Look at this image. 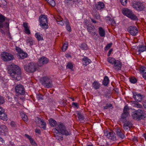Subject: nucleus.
<instances>
[{
    "instance_id": "f257e3e1",
    "label": "nucleus",
    "mask_w": 146,
    "mask_h": 146,
    "mask_svg": "<svg viewBox=\"0 0 146 146\" xmlns=\"http://www.w3.org/2000/svg\"><path fill=\"white\" fill-rule=\"evenodd\" d=\"M53 131L55 137L59 141H62L63 139L62 135L68 136L71 135V131L67 129L62 123L57 124V127L56 128L53 129Z\"/></svg>"
},
{
    "instance_id": "f03ea898",
    "label": "nucleus",
    "mask_w": 146,
    "mask_h": 146,
    "mask_svg": "<svg viewBox=\"0 0 146 146\" xmlns=\"http://www.w3.org/2000/svg\"><path fill=\"white\" fill-rule=\"evenodd\" d=\"M8 72L11 77L15 80H20L21 78V70L16 64H11L8 67Z\"/></svg>"
},
{
    "instance_id": "7ed1b4c3",
    "label": "nucleus",
    "mask_w": 146,
    "mask_h": 146,
    "mask_svg": "<svg viewBox=\"0 0 146 146\" xmlns=\"http://www.w3.org/2000/svg\"><path fill=\"white\" fill-rule=\"evenodd\" d=\"M145 113L144 110L139 109L132 112L131 116L134 119L139 120L145 117Z\"/></svg>"
},
{
    "instance_id": "20e7f679",
    "label": "nucleus",
    "mask_w": 146,
    "mask_h": 146,
    "mask_svg": "<svg viewBox=\"0 0 146 146\" xmlns=\"http://www.w3.org/2000/svg\"><path fill=\"white\" fill-rule=\"evenodd\" d=\"M40 82L45 88H49L52 87V81L50 76H44L42 77Z\"/></svg>"
},
{
    "instance_id": "39448f33",
    "label": "nucleus",
    "mask_w": 146,
    "mask_h": 146,
    "mask_svg": "<svg viewBox=\"0 0 146 146\" xmlns=\"http://www.w3.org/2000/svg\"><path fill=\"white\" fill-rule=\"evenodd\" d=\"M9 23L8 19L0 13V28H9Z\"/></svg>"
},
{
    "instance_id": "423d86ee",
    "label": "nucleus",
    "mask_w": 146,
    "mask_h": 146,
    "mask_svg": "<svg viewBox=\"0 0 146 146\" xmlns=\"http://www.w3.org/2000/svg\"><path fill=\"white\" fill-rule=\"evenodd\" d=\"M40 25L44 29L48 28V22L47 17L45 15H41L39 18Z\"/></svg>"
},
{
    "instance_id": "0eeeda50",
    "label": "nucleus",
    "mask_w": 146,
    "mask_h": 146,
    "mask_svg": "<svg viewBox=\"0 0 146 146\" xmlns=\"http://www.w3.org/2000/svg\"><path fill=\"white\" fill-rule=\"evenodd\" d=\"M122 13L132 20H135L138 19L137 17L130 10L127 9H124L123 10Z\"/></svg>"
},
{
    "instance_id": "6e6552de",
    "label": "nucleus",
    "mask_w": 146,
    "mask_h": 146,
    "mask_svg": "<svg viewBox=\"0 0 146 146\" xmlns=\"http://www.w3.org/2000/svg\"><path fill=\"white\" fill-rule=\"evenodd\" d=\"M42 64H25L24 66L25 70L29 73H32L35 71L37 69L38 66L41 67Z\"/></svg>"
},
{
    "instance_id": "1a4fd4ad",
    "label": "nucleus",
    "mask_w": 146,
    "mask_h": 146,
    "mask_svg": "<svg viewBox=\"0 0 146 146\" xmlns=\"http://www.w3.org/2000/svg\"><path fill=\"white\" fill-rule=\"evenodd\" d=\"M1 57L3 61L6 62L9 61L14 59V56L12 54L5 52L2 53Z\"/></svg>"
},
{
    "instance_id": "9d476101",
    "label": "nucleus",
    "mask_w": 146,
    "mask_h": 146,
    "mask_svg": "<svg viewBox=\"0 0 146 146\" xmlns=\"http://www.w3.org/2000/svg\"><path fill=\"white\" fill-rule=\"evenodd\" d=\"M104 134L107 138L112 141H114L116 140V135L114 132L112 130H110V131H104Z\"/></svg>"
},
{
    "instance_id": "9b49d317",
    "label": "nucleus",
    "mask_w": 146,
    "mask_h": 146,
    "mask_svg": "<svg viewBox=\"0 0 146 146\" xmlns=\"http://www.w3.org/2000/svg\"><path fill=\"white\" fill-rule=\"evenodd\" d=\"M15 91L18 95H24L25 94V90L22 84H18L15 87Z\"/></svg>"
},
{
    "instance_id": "f8f14e48",
    "label": "nucleus",
    "mask_w": 146,
    "mask_h": 146,
    "mask_svg": "<svg viewBox=\"0 0 146 146\" xmlns=\"http://www.w3.org/2000/svg\"><path fill=\"white\" fill-rule=\"evenodd\" d=\"M128 32L132 35L136 36L138 33V30L136 27L131 26L129 27L127 29Z\"/></svg>"
},
{
    "instance_id": "ddd939ff",
    "label": "nucleus",
    "mask_w": 146,
    "mask_h": 146,
    "mask_svg": "<svg viewBox=\"0 0 146 146\" xmlns=\"http://www.w3.org/2000/svg\"><path fill=\"white\" fill-rule=\"evenodd\" d=\"M133 7L137 11H142L145 8V5L143 3L138 2L133 5Z\"/></svg>"
},
{
    "instance_id": "4468645a",
    "label": "nucleus",
    "mask_w": 146,
    "mask_h": 146,
    "mask_svg": "<svg viewBox=\"0 0 146 146\" xmlns=\"http://www.w3.org/2000/svg\"><path fill=\"white\" fill-rule=\"evenodd\" d=\"M115 132L120 138L123 139L125 137L124 131L120 127H116L115 129Z\"/></svg>"
},
{
    "instance_id": "2eb2a0df",
    "label": "nucleus",
    "mask_w": 146,
    "mask_h": 146,
    "mask_svg": "<svg viewBox=\"0 0 146 146\" xmlns=\"http://www.w3.org/2000/svg\"><path fill=\"white\" fill-rule=\"evenodd\" d=\"M87 29L89 33L93 36L96 35V33L94 26L88 25L87 27Z\"/></svg>"
},
{
    "instance_id": "dca6fc26",
    "label": "nucleus",
    "mask_w": 146,
    "mask_h": 146,
    "mask_svg": "<svg viewBox=\"0 0 146 146\" xmlns=\"http://www.w3.org/2000/svg\"><path fill=\"white\" fill-rule=\"evenodd\" d=\"M121 121L124 124L123 125V129L125 130H127L128 128H130L132 127V124L130 121H128L126 119H121Z\"/></svg>"
},
{
    "instance_id": "f3484780",
    "label": "nucleus",
    "mask_w": 146,
    "mask_h": 146,
    "mask_svg": "<svg viewBox=\"0 0 146 146\" xmlns=\"http://www.w3.org/2000/svg\"><path fill=\"white\" fill-rule=\"evenodd\" d=\"M139 71L142 74L143 78L146 80V66H144L140 65L139 67Z\"/></svg>"
},
{
    "instance_id": "a211bd4d",
    "label": "nucleus",
    "mask_w": 146,
    "mask_h": 146,
    "mask_svg": "<svg viewBox=\"0 0 146 146\" xmlns=\"http://www.w3.org/2000/svg\"><path fill=\"white\" fill-rule=\"evenodd\" d=\"M133 97L135 100V102H140L142 101L143 97L141 94L135 92L133 93Z\"/></svg>"
},
{
    "instance_id": "6ab92c4d",
    "label": "nucleus",
    "mask_w": 146,
    "mask_h": 146,
    "mask_svg": "<svg viewBox=\"0 0 146 146\" xmlns=\"http://www.w3.org/2000/svg\"><path fill=\"white\" fill-rule=\"evenodd\" d=\"M129 110L127 106H125L123 109V113L122 114L121 117V119H126V117L129 115V113L128 112Z\"/></svg>"
},
{
    "instance_id": "aec40b11",
    "label": "nucleus",
    "mask_w": 146,
    "mask_h": 146,
    "mask_svg": "<svg viewBox=\"0 0 146 146\" xmlns=\"http://www.w3.org/2000/svg\"><path fill=\"white\" fill-rule=\"evenodd\" d=\"M37 119L38 120V121H36V123H37L40 124V125L39 126L40 127L43 128L44 130L46 129V124L44 121L43 119H41L39 117L37 118Z\"/></svg>"
},
{
    "instance_id": "412c9836",
    "label": "nucleus",
    "mask_w": 146,
    "mask_h": 146,
    "mask_svg": "<svg viewBox=\"0 0 146 146\" xmlns=\"http://www.w3.org/2000/svg\"><path fill=\"white\" fill-rule=\"evenodd\" d=\"M23 25L24 28V32L27 35H29L31 34L30 30V26H28L27 23L24 22L23 23Z\"/></svg>"
},
{
    "instance_id": "4be33fe9",
    "label": "nucleus",
    "mask_w": 146,
    "mask_h": 146,
    "mask_svg": "<svg viewBox=\"0 0 146 146\" xmlns=\"http://www.w3.org/2000/svg\"><path fill=\"white\" fill-rule=\"evenodd\" d=\"M146 50V46L144 45H139L138 47L137 48L136 50L138 52V54L141 52L145 51Z\"/></svg>"
},
{
    "instance_id": "5701e85b",
    "label": "nucleus",
    "mask_w": 146,
    "mask_h": 146,
    "mask_svg": "<svg viewBox=\"0 0 146 146\" xmlns=\"http://www.w3.org/2000/svg\"><path fill=\"white\" fill-rule=\"evenodd\" d=\"M108 61L109 63L112 64H121L120 61L118 60H115L114 58L109 57Z\"/></svg>"
},
{
    "instance_id": "b1692460",
    "label": "nucleus",
    "mask_w": 146,
    "mask_h": 146,
    "mask_svg": "<svg viewBox=\"0 0 146 146\" xmlns=\"http://www.w3.org/2000/svg\"><path fill=\"white\" fill-rule=\"evenodd\" d=\"M104 5L103 2H99L97 4H96L95 6V7L98 10H100L104 8Z\"/></svg>"
},
{
    "instance_id": "393cba45",
    "label": "nucleus",
    "mask_w": 146,
    "mask_h": 146,
    "mask_svg": "<svg viewBox=\"0 0 146 146\" xmlns=\"http://www.w3.org/2000/svg\"><path fill=\"white\" fill-rule=\"evenodd\" d=\"M55 19L58 24L61 25H64V22L63 21V19L60 16H57L56 17Z\"/></svg>"
},
{
    "instance_id": "a878e982",
    "label": "nucleus",
    "mask_w": 146,
    "mask_h": 146,
    "mask_svg": "<svg viewBox=\"0 0 146 146\" xmlns=\"http://www.w3.org/2000/svg\"><path fill=\"white\" fill-rule=\"evenodd\" d=\"M100 84L96 80L92 84V86L95 90H97L100 88Z\"/></svg>"
},
{
    "instance_id": "bb28decb",
    "label": "nucleus",
    "mask_w": 146,
    "mask_h": 146,
    "mask_svg": "<svg viewBox=\"0 0 146 146\" xmlns=\"http://www.w3.org/2000/svg\"><path fill=\"white\" fill-rule=\"evenodd\" d=\"M48 59L46 57L42 56L41 57L39 60V62L40 63L42 64H46L48 62Z\"/></svg>"
},
{
    "instance_id": "cd10ccee",
    "label": "nucleus",
    "mask_w": 146,
    "mask_h": 146,
    "mask_svg": "<svg viewBox=\"0 0 146 146\" xmlns=\"http://www.w3.org/2000/svg\"><path fill=\"white\" fill-rule=\"evenodd\" d=\"M76 113L78 117L79 120L82 121L84 120V118L83 113L79 111H76Z\"/></svg>"
},
{
    "instance_id": "c85d7f7f",
    "label": "nucleus",
    "mask_w": 146,
    "mask_h": 146,
    "mask_svg": "<svg viewBox=\"0 0 146 146\" xmlns=\"http://www.w3.org/2000/svg\"><path fill=\"white\" fill-rule=\"evenodd\" d=\"M35 36L38 41L43 40V35L39 33H36L35 34Z\"/></svg>"
},
{
    "instance_id": "c756f323",
    "label": "nucleus",
    "mask_w": 146,
    "mask_h": 146,
    "mask_svg": "<svg viewBox=\"0 0 146 146\" xmlns=\"http://www.w3.org/2000/svg\"><path fill=\"white\" fill-rule=\"evenodd\" d=\"M35 42L34 40L31 37H28L26 40L27 44L30 46L33 45Z\"/></svg>"
},
{
    "instance_id": "7c9ffc66",
    "label": "nucleus",
    "mask_w": 146,
    "mask_h": 146,
    "mask_svg": "<svg viewBox=\"0 0 146 146\" xmlns=\"http://www.w3.org/2000/svg\"><path fill=\"white\" fill-rule=\"evenodd\" d=\"M98 29L99 33L100 36L103 37H105V33L104 30L101 27H99Z\"/></svg>"
},
{
    "instance_id": "2f4dec72",
    "label": "nucleus",
    "mask_w": 146,
    "mask_h": 146,
    "mask_svg": "<svg viewBox=\"0 0 146 146\" xmlns=\"http://www.w3.org/2000/svg\"><path fill=\"white\" fill-rule=\"evenodd\" d=\"M82 62L83 64H89L91 62V61L87 57H84L82 58Z\"/></svg>"
},
{
    "instance_id": "473e14b6",
    "label": "nucleus",
    "mask_w": 146,
    "mask_h": 146,
    "mask_svg": "<svg viewBox=\"0 0 146 146\" xmlns=\"http://www.w3.org/2000/svg\"><path fill=\"white\" fill-rule=\"evenodd\" d=\"M0 113V119L4 121H7V115L5 113V111Z\"/></svg>"
},
{
    "instance_id": "72a5a7b5",
    "label": "nucleus",
    "mask_w": 146,
    "mask_h": 146,
    "mask_svg": "<svg viewBox=\"0 0 146 146\" xmlns=\"http://www.w3.org/2000/svg\"><path fill=\"white\" fill-rule=\"evenodd\" d=\"M109 82V80L108 77L107 76H106L104 77V80L103 81V84L104 85L106 86L108 85Z\"/></svg>"
},
{
    "instance_id": "f704fd0d",
    "label": "nucleus",
    "mask_w": 146,
    "mask_h": 146,
    "mask_svg": "<svg viewBox=\"0 0 146 146\" xmlns=\"http://www.w3.org/2000/svg\"><path fill=\"white\" fill-rule=\"evenodd\" d=\"M18 55L19 56L20 58L24 59L27 57V54L26 53L23 51L19 53Z\"/></svg>"
},
{
    "instance_id": "c9c22d12",
    "label": "nucleus",
    "mask_w": 146,
    "mask_h": 146,
    "mask_svg": "<svg viewBox=\"0 0 146 146\" xmlns=\"http://www.w3.org/2000/svg\"><path fill=\"white\" fill-rule=\"evenodd\" d=\"M49 122L50 125L53 127L55 126L56 124V121L52 119H49Z\"/></svg>"
},
{
    "instance_id": "e433bc0d",
    "label": "nucleus",
    "mask_w": 146,
    "mask_h": 146,
    "mask_svg": "<svg viewBox=\"0 0 146 146\" xmlns=\"http://www.w3.org/2000/svg\"><path fill=\"white\" fill-rule=\"evenodd\" d=\"M0 129V131L1 133H3L7 131V128L5 125H2L1 126Z\"/></svg>"
},
{
    "instance_id": "4c0bfd02",
    "label": "nucleus",
    "mask_w": 146,
    "mask_h": 146,
    "mask_svg": "<svg viewBox=\"0 0 146 146\" xmlns=\"http://www.w3.org/2000/svg\"><path fill=\"white\" fill-rule=\"evenodd\" d=\"M52 7H54L56 5L54 0H45Z\"/></svg>"
},
{
    "instance_id": "58836bf2",
    "label": "nucleus",
    "mask_w": 146,
    "mask_h": 146,
    "mask_svg": "<svg viewBox=\"0 0 146 146\" xmlns=\"http://www.w3.org/2000/svg\"><path fill=\"white\" fill-rule=\"evenodd\" d=\"M121 64H114L113 68L115 70L118 71L121 70Z\"/></svg>"
},
{
    "instance_id": "ea45409f",
    "label": "nucleus",
    "mask_w": 146,
    "mask_h": 146,
    "mask_svg": "<svg viewBox=\"0 0 146 146\" xmlns=\"http://www.w3.org/2000/svg\"><path fill=\"white\" fill-rule=\"evenodd\" d=\"M21 116L23 119L25 121H28V117L27 115H26L23 113H21Z\"/></svg>"
},
{
    "instance_id": "a19ab883",
    "label": "nucleus",
    "mask_w": 146,
    "mask_h": 146,
    "mask_svg": "<svg viewBox=\"0 0 146 146\" xmlns=\"http://www.w3.org/2000/svg\"><path fill=\"white\" fill-rule=\"evenodd\" d=\"M66 25V28L67 31L69 32L71 31V29L70 25L69 22L68 21H66L65 23Z\"/></svg>"
},
{
    "instance_id": "79ce46f5",
    "label": "nucleus",
    "mask_w": 146,
    "mask_h": 146,
    "mask_svg": "<svg viewBox=\"0 0 146 146\" xmlns=\"http://www.w3.org/2000/svg\"><path fill=\"white\" fill-rule=\"evenodd\" d=\"M137 79L134 77H131L130 78V82L133 84H135L137 82Z\"/></svg>"
},
{
    "instance_id": "37998d69",
    "label": "nucleus",
    "mask_w": 146,
    "mask_h": 146,
    "mask_svg": "<svg viewBox=\"0 0 146 146\" xmlns=\"http://www.w3.org/2000/svg\"><path fill=\"white\" fill-rule=\"evenodd\" d=\"M134 102H135L134 105L133 106H134L139 108H142V106L141 104L138 103V102H135L134 101Z\"/></svg>"
},
{
    "instance_id": "c03bdc74",
    "label": "nucleus",
    "mask_w": 146,
    "mask_h": 146,
    "mask_svg": "<svg viewBox=\"0 0 146 146\" xmlns=\"http://www.w3.org/2000/svg\"><path fill=\"white\" fill-rule=\"evenodd\" d=\"M68 46V44L67 43H65L63 45V46L62 47V50L63 51H65Z\"/></svg>"
},
{
    "instance_id": "a18cd8bd",
    "label": "nucleus",
    "mask_w": 146,
    "mask_h": 146,
    "mask_svg": "<svg viewBox=\"0 0 146 146\" xmlns=\"http://www.w3.org/2000/svg\"><path fill=\"white\" fill-rule=\"evenodd\" d=\"M7 3V0H0V3L1 5H6Z\"/></svg>"
},
{
    "instance_id": "49530a36",
    "label": "nucleus",
    "mask_w": 146,
    "mask_h": 146,
    "mask_svg": "<svg viewBox=\"0 0 146 146\" xmlns=\"http://www.w3.org/2000/svg\"><path fill=\"white\" fill-rule=\"evenodd\" d=\"M112 107V104H107L105 106H104L103 108L104 109H106Z\"/></svg>"
},
{
    "instance_id": "de8ad7c7",
    "label": "nucleus",
    "mask_w": 146,
    "mask_h": 146,
    "mask_svg": "<svg viewBox=\"0 0 146 146\" xmlns=\"http://www.w3.org/2000/svg\"><path fill=\"white\" fill-rule=\"evenodd\" d=\"M37 98L38 100H43L44 99V96L40 94H39L37 95Z\"/></svg>"
},
{
    "instance_id": "09e8293b",
    "label": "nucleus",
    "mask_w": 146,
    "mask_h": 146,
    "mask_svg": "<svg viewBox=\"0 0 146 146\" xmlns=\"http://www.w3.org/2000/svg\"><path fill=\"white\" fill-rule=\"evenodd\" d=\"M80 47L82 50L86 49V45L85 43H82L80 46Z\"/></svg>"
},
{
    "instance_id": "8fccbe9b",
    "label": "nucleus",
    "mask_w": 146,
    "mask_h": 146,
    "mask_svg": "<svg viewBox=\"0 0 146 146\" xmlns=\"http://www.w3.org/2000/svg\"><path fill=\"white\" fill-rule=\"evenodd\" d=\"M66 67L70 69L72 71L74 70L73 64H67Z\"/></svg>"
},
{
    "instance_id": "3c124183",
    "label": "nucleus",
    "mask_w": 146,
    "mask_h": 146,
    "mask_svg": "<svg viewBox=\"0 0 146 146\" xmlns=\"http://www.w3.org/2000/svg\"><path fill=\"white\" fill-rule=\"evenodd\" d=\"M120 1L122 5L125 6L127 3V0H120Z\"/></svg>"
},
{
    "instance_id": "603ef678",
    "label": "nucleus",
    "mask_w": 146,
    "mask_h": 146,
    "mask_svg": "<svg viewBox=\"0 0 146 146\" xmlns=\"http://www.w3.org/2000/svg\"><path fill=\"white\" fill-rule=\"evenodd\" d=\"M16 50L18 52V54H19V53L23 51L19 47L16 46Z\"/></svg>"
},
{
    "instance_id": "864d4df0",
    "label": "nucleus",
    "mask_w": 146,
    "mask_h": 146,
    "mask_svg": "<svg viewBox=\"0 0 146 146\" xmlns=\"http://www.w3.org/2000/svg\"><path fill=\"white\" fill-rule=\"evenodd\" d=\"M65 56L66 58H72L71 54L70 53H66L65 54Z\"/></svg>"
},
{
    "instance_id": "5fc2aeb1",
    "label": "nucleus",
    "mask_w": 146,
    "mask_h": 146,
    "mask_svg": "<svg viewBox=\"0 0 146 146\" xmlns=\"http://www.w3.org/2000/svg\"><path fill=\"white\" fill-rule=\"evenodd\" d=\"M4 102L3 98L0 96V104H3Z\"/></svg>"
},
{
    "instance_id": "6e6d98bb",
    "label": "nucleus",
    "mask_w": 146,
    "mask_h": 146,
    "mask_svg": "<svg viewBox=\"0 0 146 146\" xmlns=\"http://www.w3.org/2000/svg\"><path fill=\"white\" fill-rule=\"evenodd\" d=\"M35 131L36 133H37L38 134H40L41 133L40 130L39 129H36L35 130Z\"/></svg>"
},
{
    "instance_id": "4d7b16f0",
    "label": "nucleus",
    "mask_w": 146,
    "mask_h": 146,
    "mask_svg": "<svg viewBox=\"0 0 146 146\" xmlns=\"http://www.w3.org/2000/svg\"><path fill=\"white\" fill-rule=\"evenodd\" d=\"M72 106H75V107H76L77 108H78V104L77 103H75V102H72Z\"/></svg>"
},
{
    "instance_id": "13d9d810",
    "label": "nucleus",
    "mask_w": 146,
    "mask_h": 146,
    "mask_svg": "<svg viewBox=\"0 0 146 146\" xmlns=\"http://www.w3.org/2000/svg\"><path fill=\"white\" fill-rule=\"evenodd\" d=\"M111 46V44H108L106 45V48L107 49H108L110 48Z\"/></svg>"
},
{
    "instance_id": "bf43d9fd",
    "label": "nucleus",
    "mask_w": 146,
    "mask_h": 146,
    "mask_svg": "<svg viewBox=\"0 0 146 146\" xmlns=\"http://www.w3.org/2000/svg\"><path fill=\"white\" fill-rule=\"evenodd\" d=\"M30 141L32 145H35V144H36L35 142L34 141L32 138L30 140Z\"/></svg>"
},
{
    "instance_id": "052dcab7",
    "label": "nucleus",
    "mask_w": 146,
    "mask_h": 146,
    "mask_svg": "<svg viewBox=\"0 0 146 146\" xmlns=\"http://www.w3.org/2000/svg\"><path fill=\"white\" fill-rule=\"evenodd\" d=\"M143 104L145 108L146 109V100H145L143 102Z\"/></svg>"
},
{
    "instance_id": "680f3d73",
    "label": "nucleus",
    "mask_w": 146,
    "mask_h": 146,
    "mask_svg": "<svg viewBox=\"0 0 146 146\" xmlns=\"http://www.w3.org/2000/svg\"><path fill=\"white\" fill-rule=\"evenodd\" d=\"M112 51H113L112 49H111L110 50H109V51L108 53V56H110V55Z\"/></svg>"
},
{
    "instance_id": "e2e57ef3",
    "label": "nucleus",
    "mask_w": 146,
    "mask_h": 146,
    "mask_svg": "<svg viewBox=\"0 0 146 146\" xmlns=\"http://www.w3.org/2000/svg\"><path fill=\"white\" fill-rule=\"evenodd\" d=\"M25 137H27L30 141L31 139H32L31 137L27 134H25Z\"/></svg>"
},
{
    "instance_id": "0e129e2a",
    "label": "nucleus",
    "mask_w": 146,
    "mask_h": 146,
    "mask_svg": "<svg viewBox=\"0 0 146 146\" xmlns=\"http://www.w3.org/2000/svg\"><path fill=\"white\" fill-rule=\"evenodd\" d=\"M25 137H27L30 141L31 139H32L31 137L27 134H25Z\"/></svg>"
},
{
    "instance_id": "69168bd1",
    "label": "nucleus",
    "mask_w": 146,
    "mask_h": 146,
    "mask_svg": "<svg viewBox=\"0 0 146 146\" xmlns=\"http://www.w3.org/2000/svg\"><path fill=\"white\" fill-rule=\"evenodd\" d=\"M25 137H27L30 141L31 139H32L31 137L27 134H25Z\"/></svg>"
},
{
    "instance_id": "338daca9",
    "label": "nucleus",
    "mask_w": 146,
    "mask_h": 146,
    "mask_svg": "<svg viewBox=\"0 0 146 146\" xmlns=\"http://www.w3.org/2000/svg\"><path fill=\"white\" fill-rule=\"evenodd\" d=\"M4 112V110L3 108L0 106V113H2V112Z\"/></svg>"
},
{
    "instance_id": "774afa93",
    "label": "nucleus",
    "mask_w": 146,
    "mask_h": 146,
    "mask_svg": "<svg viewBox=\"0 0 146 146\" xmlns=\"http://www.w3.org/2000/svg\"><path fill=\"white\" fill-rule=\"evenodd\" d=\"M80 0H72V2L76 3L79 2L80 1Z\"/></svg>"
}]
</instances>
